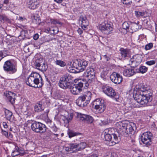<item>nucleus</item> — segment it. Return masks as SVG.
Masks as SVG:
<instances>
[{
  "instance_id": "obj_1",
  "label": "nucleus",
  "mask_w": 157,
  "mask_h": 157,
  "mask_svg": "<svg viewBox=\"0 0 157 157\" xmlns=\"http://www.w3.org/2000/svg\"><path fill=\"white\" fill-rule=\"evenodd\" d=\"M136 92L133 95L134 99L140 104L147 105L152 100L151 90H148L144 85L140 84L136 86Z\"/></svg>"
},
{
  "instance_id": "obj_2",
  "label": "nucleus",
  "mask_w": 157,
  "mask_h": 157,
  "mask_svg": "<svg viewBox=\"0 0 157 157\" xmlns=\"http://www.w3.org/2000/svg\"><path fill=\"white\" fill-rule=\"evenodd\" d=\"M27 85L32 87L40 88L43 85V80L38 73L32 72L26 80Z\"/></svg>"
},
{
  "instance_id": "obj_3",
  "label": "nucleus",
  "mask_w": 157,
  "mask_h": 157,
  "mask_svg": "<svg viewBox=\"0 0 157 157\" xmlns=\"http://www.w3.org/2000/svg\"><path fill=\"white\" fill-rule=\"evenodd\" d=\"M114 131L113 128H108L104 131L105 140L109 142L110 146L113 145L118 143V137L117 134L112 132Z\"/></svg>"
},
{
  "instance_id": "obj_4",
  "label": "nucleus",
  "mask_w": 157,
  "mask_h": 157,
  "mask_svg": "<svg viewBox=\"0 0 157 157\" xmlns=\"http://www.w3.org/2000/svg\"><path fill=\"white\" fill-rule=\"evenodd\" d=\"M92 94L90 91L85 92L79 96L76 100L77 105L81 107H84L87 105L89 103L91 98Z\"/></svg>"
},
{
  "instance_id": "obj_5",
  "label": "nucleus",
  "mask_w": 157,
  "mask_h": 157,
  "mask_svg": "<svg viewBox=\"0 0 157 157\" xmlns=\"http://www.w3.org/2000/svg\"><path fill=\"white\" fill-rule=\"evenodd\" d=\"M116 124L120 125V127L119 128L122 130L123 133L124 135L130 134H133L135 132L134 128H136V126L135 124L133 123L123 124L121 122H119Z\"/></svg>"
},
{
  "instance_id": "obj_6",
  "label": "nucleus",
  "mask_w": 157,
  "mask_h": 157,
  "mask_svg": "<svg viewBox=\"0 0 157 157\" xmlns=\"http://www.w3.org/2000/svg\"><path fill=\"white\" fill-rule=\"evenodd\" d=\"M83 84L85 86L88 87L89 86L88 82L85 79H83L73 86L71 85L70 89L71 92L74 95H78L82 91Z\"/></svg>"
},
{
  "instance_id": "obj_7",
  "label": "nucleus",
  "mask_w": 157,
  "mask_h": 157,
  "mask_svg": "<svg viewBox=\"0 0 157 157\" xmlns=\"http://www.w3.org/2000/svg\"><path fill=\"white\" fill-rule=\"evenodd\" d=\"M29 123L31 124V127L32 130L36 133H44L46 130L45 125L41 122L31 120Z\"/></svg>"
},
{
  "instance_id": "obj_8",
  "label": "nucleus",
  "mask_w": 157,
  "mask_h": 157,
  "mask_svg": "<svg viewBox=\"0 0 157 157\" xmlns=\"http://www.w3.org/2000/svg\"><path fill=\"white\" fill-rule=\"evenodd\" d=\"M71 78L72 77L69 74H65L60 78L59 83V86L64 89L69 88L71 85L70 81Z\"/></svg>"
},
{
  "instance_id": "obj_9",
  "label": "nucleus",
  "mask_w": 157,
  "mask_h": 157,
  "mask_svg": "<svg viewBox=\"0 0 157 157\" xmlns=\"http://www.w3.org/2000/svg\"><path fill=\"white\" fill-rule=\"evenodd\" d=\"M17 64L16 62L8 60L6 61L3 65V69L4 71L10 72V73L13 74L17 71Z\"/></svg>"
},
{
  "instance_id": "obj_10",
  "label": "nucleus",
  "mask_w": 157,
  "mask_h": 157,
  "mask_svg": "<svg viewBox=\"0 0 157 157\" xmlns=\"http://www.w3.org/2000/svg\"><path fill=\"white\" fill-rule=\"evenodd\" d=\"M87 65V62L84 59H76L73 63V66L78 70L79 72L84 71Z\"/></svg>"
},
{
  "instance_id": "obj_11",
  "label": "nucleus",
  "mask_w": 157,
  "mask_h": 157,
  "mask_svg": "<svg viewBox=\"0 0 157 157\" xmlns=\"http://www.w3.org/2000/svg\"><path fill=\"white\" fill-rule=\"evenodd\" d=\"M152 134L149 132H146L143 133L140 136L141 141L143 144L149 146L151 143Z\"/></svg>"
},
{
  "instance_id": "obj_12",
  "label": "nucleus",
  "mask_w": 157,
  "mask_h": 157,
  "mask_svg": "<svg viewBox=\"0 0 157 157\" xmlns=\"http://www.w3.org/2000/svg\"><path fill=\"white\" fill-rule=\"evenodd\" d=\"M99 29L103 33L109 34L113 30V28L111 25L107 22L102 23L99 26Z\"/></svg>"
},
{
  "instance_id": "obj_13",
  "label": "nucleus",
  "mask_w": 157,
  "mask_h": 157,
  "mask_svg": "<svg viewBox=\"0 0 157 157\" xmlns=\"http://www.w3.org/2000/svg\"><path fill=\"white\" fill-rule=\"evenodd\" d=\"M102 89L103 92L107 95L110 98H114L116 95V93L112 87L107 85H103Z\"/></svg>"
},
{
  "instance_id": "obj_14",
  "label": "nucleus",
  "mask_w": 157,
  "mask_h": 157,
  "mask_svg": "<svg viewBox=\"0 0 157 157\" xmlns=\"http://www.w3.org/2000/svg\"><path fill=\"white\" fill-rule=\"evenodd\" d=\"M110 79L111 81L116 84H119L123 80L121 75L118 73L114 72L110 75Z\"/></svg>"
},
{
  "instance_id": "obj_15",
  "label": "nucleus",
  "mask_w": 157,
  "mask_h": 157,
  "mask_svg": "<svg viewBox=\"0 0 157 157\" xmlns=\"http://www.w3.org/2000/svg\"><path fill=\"white\" fill-rule=\"evenodd\" d=\"M40 59H37L34 63V65L36 68L42 71H45L48 68L47 64L44 63H42Z\"/></svg>"
},
{
  "instance_id": "obj_16",
  "label": "nucleus",
  "mask_w": 157,
  "mask_h": 157,
  "mask_svg": "<svg viewBox=\"0 0 157 157\" xmlns=\"http://www.w3.org/2000/svg\"><path fill=\"white\" fill-rule=\"evenodd\" d=\"M65 150L67 151H71L73 152H77L79 151L78 148L77 143L70 144L66 145L64 147Z\"/></svg>"
},
{
  "instance_id": "obj_17",
  "label": "nucleus",
  "mask_w": 157,
  "mask_h": 157,
  "mask_svg": "<svg viewBox=\"0 0 157 157\" xmlns=\"http://www.w3.org/2000/svg\"><path fill=\"white\" fill-rule=\"evenodd\" d=\"M39 0H28L27 6L31 10L36 9L38 7Z\"/></svg>"
},
{
  "instance_id": "obj_18",
  "label": "nucleus",
  "mask_w": 157,
  "mask_h": 157,
  "mask_svg": "<svg viewBox=\"0 0 157 157\" xmlns=\"http://www.w3.org/2000/svg\"><path fill=\"white\" fill-rule=\"evenodd\" d=\"M95 74V71L94 68L89 67L85 72L84 73V76L85 77L88 78L89 79L93 78Z\"/></svg>"
},
{
  "instance_id": "obj_19",
  "label": "nucleus",
  "mask_w": 157,
  "mask_h": 157,
  "mask_svg": "<svg viewBox=\"0 0 157 157\" xmlns=\"http://www.w3.org/2000/svg\"><path fill=\"white\" fill-rule=\"evenodd\" d=\"M142 61L141 56L140 55H136L134 56L131 59L130 61L132 64H133L135 66L138 65Z\"/></svg>"
},
{
  "instance_id": "obj_20",
  "label": "nucleus",
  "mask_w": 157,
  "mask_h": 157,
  "mask_svg": "<svg viewBox=\"0 0 157 157\" xmlns=\"http://www.w3.org/2000/svg\"><path fill=\"white\" fill-rule=\"evenodd\" d=\"M79 23L81 24V27L82 29L85 30V28L88 25L89 23L85 15H81L80 16L79 19Z\"/></svg>"
},
{
  "instance_id": "obj_21",
  "label": "nucleus",
  "mask_w": 157,
  "mask_h": 157,
  "mask_svg": "<svg viewBox=\"0 0 157 157\" xmlns=\"http://www.w3.org/2000/svg\"><path fill=\"white\" fill-rule=\"evenodd\" d=\"M136 73V70L132 67L128 69H125L124 70L123 72V75L128 77L133 76Z\"/></svg>"
},
{
  "instance_id": "obj_22",
  "label": "nucleus",
  "mask_w": 157,
  "mask_h": 157,
  "mask_svg": "<svg viewBox=\"0 0 157 157\" xmlns=\"http://www.w3.org/2000/svg\"><path fill=\"white\" fill-rule=\"evenodd\" d=\"M140 22L138 21L137 23L135 22L131 23L130 28V30L129 32L130 33H133L136 32L141 28V26L139 24Z\"/></svg>"
},
{
  "instance_id": "obj_23",
  "label": "nucleus",
  "mask_w": 157,
  "mask_h": 157,
  "mask_svg": "<svg viewBox=\"0 0 157 157\" xmlns=\"http://www.w3.org/2000/svg\"><path fill=\"white\" fill-rule=\"evenodd\" d=\"M121 56L122 59H128L130 56V51L126 49H123L121 51Z\"/></svg>"
},
{
  "instance_id": "obj_24",
  "label": "nucleus",
  "mask_w": 157,
  "mask_h": 157,
  "mask_svg": "<svg viewBox=\"0 0 157 157\" xmlns=\"http://www.w3.org/2000/svg\"><path fill=\"white\" fill-rule=\"evenodd\" d=\"M15 94L13 92L11 91H9L6 94V97L7 100L9 101L11 104H13L15 102V99L13 96H14Z\"/></svg>"
},
{
  "instance_id": "obj_25",
  "label": "nucleus",
  "mask_w": 157,
  "mask_h": 157,
  "mask_svg": "<svg viewBox=\"0 0 157 157\" xmlns=\"http://www.w3.org/2000/svg\"><path fill=\"white\" fill-rule=\"evenodd\" d=\"M73 117L72 114H69L67 116H63L62 118L65 123L68 124L71 120Z\"/></svg>"
},
{
  "instance_id": "obj_26",
  "label": "nucleus",
  "mask_w": 157,
  "mask_h": 157,
  "mask_svg": "<svg viewBox=\"0 0 157 157\" xmlns=\"http://www.w3.org/2000/svg\"><path fill=\"white\" fill-rule=\"evenodd\" d=\"M135 13L137 17H145L148 15L146 11H135Z\"/></svg>"
},
{
  "instance_id": "obj_27",
  "label": "nucleus",
  "mask_w": 157,
  "mask_h": 157,
  "mask_svg": "<svg viewBox=\"0 0 157 157\" xmlns=\"http://www.w3.org/2000/svg\"><path fill=\"white\" fill-rule=\"evenodd\" d=\"M101 105H105L104 101L100 98L97 99L93 102V105L94 106H101Z\"/></svg>"
},
{
  "instance_id": "obj_28",
  "label": "nucleus",
  "mask_w": 157,
  "mask_h": 157,
  "mask_svg": "<svg viewBox=\"0 0 157 157\" xmlns=\"http://www.w3.org/2000/svg\"><path fill=\"white\" fill-rule=\"evenodd\" d=\"M131 23L130 21L124 22L122 25L123 28L126 30L127 31L129 32V30H130Z\"/></svg>"
},
{
  "instance_id": "obj_29",
  "label": "nucleus",
  "mask_w": 157,
  "mask_h": 157,
  "mask_svg": "<svg viewBox=\"0 0 157 157\" xmlns=\"http://www.w3.org/2000/svg\"><path fill=\"white\" fill-rule=\"evenodd\" d=\"M94 108L98 113H101L104 111L106 108V105H101V106H94Z\"/></svg>"
},
{
  "instance_id": "obj_30",
  "label": "nucleus",
  "mask_w": 157,
  "mask_h": 157,
  "mask_svg": "<svg viewBox=\"0 0 157 157\" xmlns=\"http://www.w3.org/2000/svg\"><path fill=\"white\" fill-rule=\"evenodd\" d=\"M5 115L6 118L7 120L11 121L13 116V114L11 112L6 109L5 111Z\"/></svg>"
},
{
  "instance_id": "obj_31",
  "label": "nucleus",
  "mask_w": 157,
  "mask_h": 157,
  "mask_svg": "<svg viewBox=\"0 0 157 157\" xmlns=\"http://www.w3.org/2000/svg\"><path fill=\"white\" fill-rule=\"evenodd\" d=\"M34 110L36 112H39L44 110L41 104L40 103H36L34 107Z\"/></svg>"
},
{
  "instance_id": "obj_32",
  "label": "nucleus",
  "mask_w": 157,
  "mask_h": 157,
  "mask_svg": "<svg viewBox=\"0 0 157 157\" xmlns=\"http://www.w3.org/2000/svg\"><path fill=\"white\" fill-rule=\"evenodd\" d=\"M147 68L144 66H140L139 69L136 70V73L140 72L143 74L147 72Z\"/></svg>"
},
{
  "instance_id": "obj_33",
  "label": "nucleus",
  "mask_w": 157,
  "mask_h": 157,
  "mask_svg": "<svg viewBox=\"0 0 157 157\" xmlns=\"http://www.w3.org/2000/svg\"><path fill=\"white\" fill-rule=\"evenodd\" d=\"M77 145L79 151L84 149L86 146V143L83 142L77 143Z\"/></svg>"
},
{
  "instance_id": "obj_34",
  "label": "nucleus",
  "mask_w": 157,
  "mask_h": 157,
  "mask_svg": "<svg viewBox=\"0 0 157 157\" xmlns=\"http://www.w3.org/2000/svg\"><path fill=\"white\" fill-rule=\"evenodd\" d=\"M32 21L33 23L37 25L40 24V18L35 16L32 17Z\"/></svg>"
},
{
  "instance_id": "obj_35",
  "label": "nucleus",
  "mask_w": 157,
  "mask_h": 157,
  "mask_svg": "<svg viewBox=\"0 0 157 157\" xmlns=\"http://www.w3.org/2000/svg\"><path fill=\"white\" fill-rule=\"evenodd\" d=\"M108 73V71L103 70L101 73L100 77L104 80H105L107 77V74Z\"/></svg>"
},
{
  "instance_id": "obj_36",
  "label": "nucleus",
  "mask_w": 157,
  "mask_h": 157,
  "mask_svg": "<svg viewBox=\"0 0 157 157\" xmlns=\"http://www.w3.org/2000/svg\"><path fill=\"white\" fill-rule=\"evenodd\" d=\"M18 150H19V147L17 146H15L14 150L12 152V156L13 157H15L19 155Z\"/></svg>"
},
{
  "instance_id": "obj_37",
  "label": "nucleus",
  "mask_w": 157,
  "mask_h": 157,
  "mask_svg": "<svg viewBox=\"0 0 157 157\" xmlns=\"http://www.w3.org/2000/svg\"><path fill=\"white\" fill-rule=\"evenodd\" d=\"M50 22L52 24L54 25L58 24L60 26L63 24L62 22L60 21L59 20L57 19H51Z\"/></svg>"
},
{
  "instance_id": "obj_38",
  "label": "nucleus",
  "mask_w": 157,
  "mask_h": 157,
  "mask_svg": "<svg viewBox=\"0 0 157 157\" xmlns=\"http://www.w3.org/2000/svg\"><path fill=\"white\" fill-rule=\"evenodd\" d=\"M86 117V115L82 114L80 113H78L77 115V117L80 120L85 121Z\"/></svg>"
},
{
  "instance_id": "obj_39",
  "label": "nucleus",
  "mask_w": 157,
  "mask_h": 157,
  "mask_svg": "<svg viewBox=\"0 0 157 157\" xmlns=\"http://www.w3.org/2000/svg\"><path fill=\"white\" fill-rule=\"evenodd\" d=\"M69 137L71 138L73 137L78 136L80 134V133L75 132L72 131H70L68 133Z\"/></svg>"
},
{
  "instance_id": "obj_40",
  "label": "nucleus",
  "mask_w": 157,
  "mask_h": 157,
  "mask_svg": "<svg viewBox=\"0 0 157 157\" xmlns=\"http://www.w3.org/2000/svg\"><path fill=\"white\" fill-rule=\"evenodd\" d=\"M55 64L61 67H64L66 65V63L61 60H57L55 62Z\"/></svg>"
},
{
  "instance_id": "obj_41",
  "label": "nucleus",
  "mask_w": 157,
  "mask_h": 157,
  "mask_svg": "<svg viewBox=\"0 0 157 157\" xmlns=\"http://www.w3.org/2000/svg\"><path fill=\"white\" fill-rule=\"evenodd\" d=\"M153 47V44L152 43H150L146 44L145 46V49L146 50H148L151 49Z\"/></svg>"
},
{
  "instance_id": "obj_42",
  "label": "nucleus",
  "mask_w": 157,
  "mask_h": 157,
  "mask_svg": "<svg viewBox=\"0 0 157 157\" xmlns=\"http://www.w3.org/2000/svg\"><path fill=\"white\" fill-rule=\"evenodd\" d=\"M93 120V118L91 116L86 115L85 121H86L89 123H91L92 122Z\"/></svg>"
},
{
  "instance_id": "obj_43",
  "label": "nucleus",
  "mask_w": 157,
  "mask_h": 157,
  "mask_svg": "<svg viewBox=\"0 0 157 157\" xmlns=\"http://www.w3.org/2000/svg\"><path fill=\"white\" fill-rule=\"evenodd\" d=\"M7 17L4 14L0 15V20L1 21H7L8 20Z\"/></svg>"
},
{
  "instance_id": "obj_44",
  "label": "nucleus",
  "mask_w": 157,
  "mask_h": 157,
  "mask_svg": "<svg viewBox=\"0 0 157 157\" xmlns=\"http://www.w3.org/2000/svg\"><path fill=\"white\" fill-rule=\"evenodd\" d=\"M156 63L155 60H152L148 61L146 62V64L149 66L155 64Z\"/></svg>"
},
{
  "instance_id": "obj_45",
  "label": "nucleus",
  "mask_w": 157,
  "mask_h": 157,
  "mask_svg": "<svg viewBox=\"0 0 157 157\" xmlns=\"http://www.w3.org/2000/svg\"><path fill=\"white\" fill-rule=\"evenodd\" d=\"M122 3L125 5H129L131 4V0H121Z\"/></svg>"
},
{
  "instance_id": "obj_46",
  "label": "nucleus",
  "mask_w": 157,
  "mask_h": 157,
  "mask_svg": "<svg viewBox=\"0 0 157 157\" xmlns=\"http://www.w3.org/2000/svg\"><path fill=\"white\" fill-rule=\"evenodd\" d=\"M18 151L19 153V155H22L25 154V151L23 150V148H19Z\"/></svg>"
},
{
  "instance_id": "obj_47",
  "label": "nucleus",
  "mask_w": 157,
  "mask_h": 157,
  "mask_svg": "<svg viewBox=\"0 0 157 157\" xmlns=\"http://www.w3.org/2000/svg\"><path fill=\"white\" fill-rule=\"evenodd\" d=\"M47 124L48 126L51 128L54 125V123L52 122L51 120H49L48 121Z\"/></svg>"
},
{
  "instance_id": "obj_48",
  "label": "nucleus",
  "mask_w": 157,
  "mask_h": 157,
  "mask_svg": "<svg viewBox=\"0 0 157 157\" xmlns=\"http://www.w3.org/2000/svg\"><path fill=\"white\" fill-rule=\"evenodd\" d=\"M2 134L4 135L6 137L8 136V133L7 131L3 130V129H2Z\"/></svg>"
},
{
  "instance_id": "obj_49",
  "label": "nucleus",
  "mask_w": 157,
  "mask_h": 157,
  "mask_svg": "<svg viewBox=\"0 0 157 157\" xmlns=\"http://www.w3.org/2000/svg\"><path fill=\"white\" fill-rule=\"evenodd\" d=\"M51 128L53 131L55 132H56L57 131L58 129L54 124V125H53Z\"/></svg>"
},
{
  "instance_id": "obj_50",
  "label": "nucleus",
  "mask_w": 157,
  "mask_h": 157,
  "mask_svg": "<svg viewBox=\"0 0 157 157\" xmlns=\"http://www.w3.org/2000/svg\"><path fill=\"white\" fill-rule=\"evenodd\" d=\"M1 51H2V52L3 54L4 55L3 56H4V57L8 55V52L7 51L3 50Z\"/></svg>"
},
{
  "instance_id": "obj_51",
  "label": "nucleus",
  "mask_w": 157,
  "mask_h": 157,
  "mask_svg": "<svg viewBox=\"0 0 157 157\" xmlns=\"http://www.w3.org/2000/svg\"><path fill=\"white\" fill-rule=\"evenodd\" d=\"M39 37V35L36 33L33 36V38L34 40H36L38 39Z\"/></svg>"
},
{
  "instance_id": "obj_52",
  "label": "nucleus",
  "mask_w": 157,
  "mask_h": 157,
  "mask_svg": "<svg viewBox=\"0 0 157 157\" xmlns=\"http://www.w3.org/2000/svg\"><path fill=\"white\" fill-rule=\"evenodd\" d=\"M10 140H12L13 139V135L10 133H9V135H8V136L7 137Z\"/></svg>"
},
{
  "instance_id": "obj_53",
  "label": "nucleus",
  "mask_w": 157,
  "mask_h": 157,
  "mask_svg": "<svg viewBox=\"0 0 157 157\" xmlns=\"http://www.w3.org/2000/svg\"><path fill=\"white\" fill-rule=\"evenodd\" d=\"M77 32L79 34L81 35L83 33V31L81 29L79 28L77 30Z\"/></svg>"
},
{
  "instance_id": "obj_54",
  "label": "nucleus",
  "mask_w": 157,
  "mask_h": 157,
  "mask_svg": "<svg viewBox=\"0 0 157 157\" xmlns=\"http://www.w3.org/2000/svg\"><path fill=\"white\" fill-rule=\"evenodd\" d=\"M116 155V154L114 153H111V154L109 153V155L107 156V157H114V155Z\"/></svg>"
},
{
  "instance_id": "obj_55",
  "label": "nucleus",
  "mask_w": 157,
  "mask_h": 157,
  "mask_svg": "<svg viewBox=\"0 0 157 157\" xmlns=\"http://www.w3.org/2000/svg\"><path fill=\"white\" fill-rule=\"evenodd\" d=\"M3 125L4 126V127L5 128H8V125H7V123L6 122H3Z\"/></svg>"
},
{
  "instance_id": "obj_56",
  "label": "nucleus",
  "mask_w": 157,
  "mask_h": 157,
  "mask_svg": "<svg viewBox=\"0 0 157 157\" xmlns=\"http://www.w3.org/2000/svg\"><path fill=\"white\" fill-rule=\"evenodd\" d=\"M45 32L46 33H49L50 31H51V29L50 28H48L45 29Z\"/></svg>"
},
{
  "instance_id": "obj_57",
  "label": "nucleus",
  "mask_w": 157,
  "mask_h": 157,
  "mask_svg": "<svg viewBox=\"0 0 157 157\" xmlns=\"http://www.w3.org/2000/svg\"><path fill=\"white\" fill-rule=\"evenodd\" d=\"M3 56V54L2 51H0V58L2 59H3L4 57Z\"/></svg>"
},
{
  "instance_id": "obj_58",
  "label": "nucleus",
  "mask_w": 157,
  "mask_h": 157,
  "mask_svg": "<svg viewBox=\"0 0 157 157\" xmlns=\"http://www.w3.org/2000/svg\"><path fill=\"white\" fill-rule=\"evenodd\" d=\"M3 2L4 4L7 5L9 3V0H4Z\"/></svg>"
},
{
  "instance_id": "obj_59",
  "label": "nucleus",
  "mask_w": 157,
  "mask_h": 157,
  "mask_svg": "<svg viewBox=\"0 0 157 157\" xmlns=\"http://www.w3.org/2000/svg\"><path fill=\"white\" fill-rule=\"evenodd\" d=\"M56 30V29H53L52 31H53V33H55V34H57L59 30L58 28Z\"/></svg>"
},
{
  "instance_id": "obj_60",
  "label": "nucleus",
  "mask_w": 157,
  "mask_h": 157,
  "mask_svg": "<svg viewBox=\"0 0 157 157\" xmlns=\"http://www.w3.org/2000/svg\"><path fill=\"white\" fill-rule=\"evenodd\" d=\"M63 0H54V1L58 3H61L63 2Z\"/></svg>"
},
{
  "instance_id": "obj_61",
  "label": "nucleus",
  "mask_w": 157,
  "mask_h": 157,
  "mask_svg": "<svg viewBox=\"0 0 157 157\" xmlns=\"http://www.w3.org/2000/svg\"><path fill=\"white\" fill-rule=\"evenodd\" d=\"M155 125L154 123L152 124L151 125V128H155Z\"/></svg>"
},
{
  "instance_id": "obj_62",
  "label": "nucleus",
  "mask_w": 157,
  "mask_h": 157,
  "mask_svg": "<svg viewBox=\"0 0 157 157\" xmlns=\"http://www.w3.org/2000/svg\"><path fill=\"white\" fill-rule=\"evenodd\" d=\"M103 56L104 57V58H105L107 61L108 60V58L107 57V56L106 55Z\"/></svg>"
},
{
  "instance_id": "obj_63",
  "label": "nucleus",
  "mask_w": 157,
  "mask_h": 157,
  "mask_svg": "<svg viewBox=\"0 0 157 157\" xmlns=\"http://www.w3.org/2000/svg\"><path fill=\"white\" fill-rule=\"evenodd\" d=\"M19 19L21 21H23L24 19L21 17H19Z\"/></svg>"
},
{
  "instance_id": "obj_64",
  "label": "nucleus",
  "mask_w": 157,
  "mask_h": 157,
  "mask_svg": "<svg viewBox=\"0 0 157 157\" xmlns=\"http://www.w3.org/2000/svg\"><path fill=\"white\" fill-rule=\"evenodd\" d=\"M47 155H42L40 157H47Z\"/></svg>"
}]
</instances>
